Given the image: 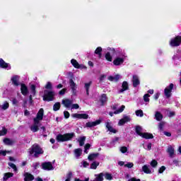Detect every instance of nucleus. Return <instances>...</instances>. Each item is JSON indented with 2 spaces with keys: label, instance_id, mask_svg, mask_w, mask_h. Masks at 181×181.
Instances as JSON below:
<instances>
[{
  "label": "nucleus",
  "instance_id": "1",
  "mask_svg": "<svg viewBox=\"0 0 181 181\" xmlns=\"http://www.w3.org/2000/svg\"><path fill=\"white\" fill-rule=\"evenodd\" d=\"M29 153L30 155L35 156V158H37L39 155H42L43 153V149L40 148V146L34 144L31 148L29 149Z\"/></svg>",
  "mask_w": 181,
  "mask_h": 181
},
{
  "label": "nucleus",
  "instance_id": "2",
  "mask_svg": "<svg viewBox=\"0 0 181 181\" xmlns=\"http://www.w3.org/2000/svg\"><path fill=\"white\" fill-rule=\"evenodd\" d=\"M136 132L139 136L145 139H152L153 138V135L151 133H142V127L141 126L136 127Z\"/></svg>",
  "mask_w": 181,
  "mask_h": 181
},
{
  "label": "nucleus",
  "instance_id": "3",
  "mask_svg": "<svg viewBox=\"0 0 181 181\" xmlns=\"http://www.w3.org/2000/svg\"><path fill=\"white\" fill-rule=\"evenodd\" d=\"M74 136V133H68L65 134H59L57 136V141L58 142H64L66 141H70Z\"/></svg>",
  "mask_w": 181,
  "mask_h": 181
},
{
  "label": "nucleus",
  "instance_id": "4",
  "mask_svg": "<svg viewBox=\"0 0 181 181\" xmlns=\"http://www.w3.org/2000/svg\"><path fill=\"white\" fill-rule=\"evenodd\" d=\"M105 125L106 127L107 130L110 134H117V132H118V131L115 128H114V124L112 123V122H111V120L107 119L105 122Z\"/></svg>",
  "mask_w": 181,
  "mask_h": 181
},
{
  "label": "nucleus",
  "instance_id": "5",
  "mask_svg": "<svg viewBox=\"0 0 181 181\" xmlns=\"http://www.w3.org/2000/svg\"><path fill=\"white\" fill-rule=\"evenodd\" d=\"M181 43V36L177 35L175 38L171 39L170 42V45L172 47H177V46H180Z\"/></svg>",
  "mask_w": 181,
  "mask_h": 181
},
{
  "label": "nucleus",
  "instance_id": "6",
  "mask_svg": "<svg viewBox=\"0 0 181 181\" xmlns=\"http://www.w3.org/2000/svg\"><path fill=\"white\" fill-rule=\"evenodd\" d=\"M71 117L72 118H76V119H88V115L86 113H74Z\"/></svg>",
  "mask_w": 181,
  "mask_h": 181
},
{
  "label": "nucleus",
  "instance_id": "7",
  "mask_svg": "<svg viewBox=\"0 0 181 181\" xmlns=\"http://www.w3.org/2000/svg\"><path fill=\"white\" fill-rule=\"evenodd\" d=\"M45 114V110L43 108L40 109L37 114V117L34 118V121H37V122H40L43 119V115Z\"/></svg>",
  "mask_w": 181,
  "mask_h": 181
},
{
  "label": "nucleus",
  "instance_id": "8",
  "mask_svg": "<svg viewBox=\"0 0 181 181\" xmlns=\"http://www.w3.org/2000/svg\"><path fill=\"white\" fill-rule=\"evenodd\" d=\"M42 168L44 170H53L54 168H53V164L51 162H46L42 164Z\"/></svg>",
  "mask_w": 181,
  "mask_h": 181
},
{
  "label": "nucleus",
  "instance_id": "9",
  "mask_svg": "<svg viewBox=\"0 0 181 181\" xmlns=\"http://www.w3.org/2000/svg\"><path fill=\"white\" fill-rule=\"evenodd\" d=\"M131 121V116H127V115H124L122 119H121L119 122H118V125L119 127L122 126V125H124L125 124H127V122H130Z\"/></svg>",
  "mask_w": 181,
  "mask_h": 181
},
{
  "label": "nucleus",
  "instance_id": "10",
  "mask_svg": "<svg viewBox=\"0 0 181 181\" xmlns=\"http://www.w3.org/2000/svg\"><path fill=\"white\" fill-rule=\"evenodd\" d=\"M53 92H46L43 96L44 101H53Z\"/></svg>",
  "mask_w": 181,
  "mask_h": 181
},
{
  "label": "nucleus",
  "instance_id": "11",
  "mask_svg": "<svg viewBox=\"0 0 181 181\" xmlns=\"http://www.w3.org/2000/svg\"><path fill=\"white\" fill-rule=\"evenodd\" d=\"M132 83L133 87H137L141 84V81H139V76L137 75H133L132 78Z\"/></svg>",
  "mask_w": 181,
  "mask_h": 181
},
{
  "label": "nucleus",
  "instance_id": "12",
  "mask_svg": "<svg viewBox=\"0 0 181 181\" xmlns=\"http://www.w3.org/2000/svg\"><path fill=\"white\" fill-rule=\"evenodd\" d=\"M103 121V119H99L95 122H87L86 124V127L87 128H91L93 127H96V125H100V124H101V122Z\"/></svg>",
  "mask_w": 181,
  "mask_h": 181
},
{
  "label": "nucleus",
  "instance_id": "13",
  "mask_svg": "<svg viewBox=\"0 0 181 181\" xmlns=\"http://www.w3.org/2000/svg\"><path fill=\"white\" fill-rule=\"evenodd\" d=\"M62 104L66 108H71L73 104V100L64 99L62 100Z\"/></svg>",
  "mask_w": 181,
  "mask_h": 181
},
{
  "label": "nucleus",
  "instance_id": "14",
  "mask_svg": "<svg viewBox=\"0 0 181 181\" xmlns=\"http://www.w3.org/2000/svg\"><path fill=\"white\" fill-rule=\"evenodd\" d=\"M40 125V122L34 121V124L30 127V129L33 132H37L39 131V127Z\"/></svg>",
  "mask_w": 181,
  "mask_h": 181
},
{
  "label": "nucleus",
  "instance_id": "15",
  "mask_svg": "<svg viewBox=\"0 0 181 181\" xmlns=\"http://www.w3.org/2000/svg\"><path fill=\"white\" fill-rule=\"evenodd\" d=\"M19 76L15 75L13 77H11V81H12V84L13 86H16V87H18L21 83H19Z\"/></svg>",
  "mask_w": 181,
  "mask_h": 181
},
{
  "label": "nucleus",
  "instance_id": "16",
  "mask_svg": "<svg viewBox=\"0 0 181 181\" xmlns=\"http://www.w3.org/2000/svg\"><path fill=\"white\" fill-rule=\"evenodd\" d=\"M0 67L2 69H7V70H11V65L5 62V61H4L2 59H0Z\"/></svg>",
  "mask_w": 181,
  "mask_h": 181
},
{
  "label": "nucleus",
  "instance_id": "17",
  "mask_svg": "<svg viewBox=\"0 0 181 181\" xmlns=\"http://www.w3.org/2000/svg\"><path fill=\"white\" fill-rule=\"evenodd\" d=\"M142 170L144 173H146V175H151V173H152V170H151V167L148 165H144L142 167Z\"/></svg>",
  "mask_w": 181,
  "mask_h": 181
},
{
  "label": "nucleus",
  "instance_id": "18",
  "mask_svg": "<svg viewBox=\"0 0 181 181\" xmlns=\"http://www.w3.org/2000/svg\"><path fill=\"white\" fill-rule=\"evenodd\" d=\"M74 156L76 159H78L80 156H81V154L83 153V150L81 148H76L74 151Z\"/></svg>",
  "mask_w": 181,
  "mask_h": 181
},
{
  "label": "nucleus",
  "instance_id": "19",
  "mask_svg": "<svg viewBox=\"0 0 181 181\" xmlns=\"http://www.w3.org/2000/svg\"><path fill=\"white\" fill-rule=\"evenodd\" d=\"M124 110H125V105H122L119 109L115 110L114 112H109V115H110V117H112L114 114H121V112H122Z\"/></svg>",
  "mask_w": 181,
  "mask_h": 181
},
{
  "label": "nucleus",
  "instance_id": "20",
  "mask_svg": "<svg viewBox=\"0 0 181 181\" xmlns=\"http://www.w3.org/2000/svg\"><path fill=\"white\" fill-rule=\"evenodd\" d=\"M124 63V58L121 57H117L114 61H113V64L115 66H119Z\"/></svg>",
  "mask_w": 181,
  "mask_h": 181
},
{
  "label": "nucleus",
  "instance_id": "21",
  "mask_svg": "<svg viewBox=\"0 0 181 181\" xmlns=\"http://www.w3.org/2000/svg\"><path fill=\"white\" fill-rule=\"evenodd\" d=\"M24 181H32L33 179H35V177H33V175L29 173H25L24 174Z\"/></svg>",
  "mask_w": 181,
  "mask_h": 181
},
{
  "label": "nucleus",
  "instance_id": "22",
  "mask_svg": "<svg viewBox=\"0 0 181 181\" xmlns=\"http://www.w3.org/2000/svg\"><path fill=\"white\" fill-rule=\"evenodd\" d=\"M105 103H107V95L105 94H103L101 95L99 100V104L100 105H104Z\"/></svg>",
  "mask_w": 181,
  "mask_h": 181
},
{
  "label": "nucleus",
  "instance_id": "23",
  "mask_svg": "<svg viewBox=\"0 0 181 181\" xmlns=\"http://www.w3.org/2000/svg\"><path fill=\"white\" fill-rule=\"evenodd\" d=\"M69 86L72 91H76L77 90V85L76 83H74V81L73 79L69 80Z\"/></svg>",
  "mask_w": 181,
  "mask_h": 181
},
{
  "label": "nucleus",
  "instance_id": "24",
  "mask_svg": "<svg viewBox=\"0 0 181 181\" xmlns=\"http://www.w3.org/2000/svg\"><path fill=\"white\" fill-rule=\"evenodd\" d=\"M95 179L93 181H103L104 180V173H100L99 175H95Z\"/></svg>",
  "mask_w": 181,
  "mask_h": 181
},
{
  "label": "nucleus",
  "instance_id": "25",
  "mask_svg": "<svg viewBox=\"0 0 181 181\" xmlns=\"http://www.w3.org/2000/svg\"><path fill=\"white\" fill-rule=\"evenodd\" d=\"M71 63L72 66H74V67H75V69H80L81 66H80V64H78V62H77V60L72 59L71 60Z\"/></svg>",
  "mask_w": 181,
  "mask_h": 181
},
{
  "label": "nucleus",
  "instance_id": "26",
  "mask_svg": "<svg viewBox=\"0 0 181 181\" xmlns=\"http://www.w3.org/2000/svg\"><path fill=\"white\" fill-rule=\"evenodd\" d=\"M110 81H118L119 80V75H116L115 76H110L107 78Z\"/></svg>",
  "mask_w": 181,
  "mask_h": 181
},
{
  "label": "nucleus",
  "instance_id": "27",
  "mask_svg": "<svg viewBox=\"0 0 181 181\" xmlns=\"http://www.w3.org/2000/svg\"><path fill=\"white\" fill-rule=\"evenodd\" d=\"M168 152L170 156L172 158V156H173V155H175V148H173V147H172L171 146H169L168 147Z\"/></svg>",
  "mask_w": 181,
  "mask_h": 181
},
{
  "label": "nucleus",
  "instance_id": "28",
  "mask_svg": "<svg viewBox=\"0 0 181 181\" xmlns=\"http://www.w3.org/2000/svg\"><path fill=\"white\" fill-rule=\"evenodd\" d=\"M101 52H103V48L101 47H98L95 50V54H98L99 57V59H101V56H102Z\"/></svg>",
  "mask_w": 181,
  "mask_h": 181
},
{
  "label": "nucleus",
  "instance_id": "29",
  "mask_svg": "<svg viewBox=\"0 0 181 181\" xmlns=\"http://www.w3.org/2000/svg\"><path fill=\"white\" fill-rule=\"evenodd\" d=\"M122 90L121 91H127V90H129V87L128 86V82L124 81L122 85Z\"/></svg>",
  "mask_w": 181,
  "mask_h": 181
},
{
  "label": "nucleus",
  "instance_id": "30",
  "mask_svg": "<svg viewBox=\"0 0 181 181\" xmlns=\"http://www.w3.org/2000/svg\"><path fill=\"white\" fill-rule=\"evenodd\" d=\"M155 118L157 121H161L162 118H163V115H162L160 112H156L155 114Z\"/></svg>",
  "mask_w": 181,
  "mask_h": 181
},
{
  "label": "nucleus",
  "instance_id": "31",
  "mask_svg": "<svg viewBox=\"0 0 181 181\" xmlns=\"http://www.w3.org/2000/svg\"><path fill=\"white\" fill-rule=\"evenodd\" d=\"M12 176H13V173H6L4 174L3 180L4 181H7L8 179H9V177H12Z\"/></svg>",
  "mask_w": 181,
  "mask_h": 181
},
{
  "label": "nucleus",
  "instance_id": "32",
  "mask_svg": "<svg viewBox=\"0 0 181 181\" xmlns=\"http://www.w3.org/2000/svg\"><path fill=\"white\" fill-rule=\"evenodd\" d=\"M1 110H8L9 108V103L8 102H4V104L0 105Z\"/></svg>",
  "mask_w": 181,
  "mask_h": 181
},
{
  "label": "nucleus",
  "instance_id": "33",
  "mask_svg": "<svg viewBox=\"0 0 181 181\" xmlns=\"http://www.w3.org/2000/svg\"><path fill=\"white\" fill-rule=\"evenodd\" d=\"M85 141H86V136H81L78 139L80 146H83V145H84Z\"/></svg>",
  "mask_w": 181,
  "mask_h": 181
},
{
  "label": "nucleus",
  "instance_id": "34",
  "mask_svg": "<svg viewBox=\"0 0 181 181\" xmlns=\"http://www.w3.org/2000/svg\"><path fill=\"white\" fill-rule=\"evenodd\" d=\"M136 117H144V111L142 110H138L135 112Z\"/></svg>",
  "mask_w": 181,
  "mask_h": 181
},
{
  "label": "nucleus",
  "instance_id": "35",
  "mask_svg": "<svg viewBox=\"0 0 181 181\" xmlns=\"http://www.w3.org/2000/svg\"><path fill=\"white\" fill-rule=\"evenodd\" d=\"M103 176H105V179L107 180H112V175L110 173H106Z\"/></svg>",
  "mask_w": 181,
  "mask_h": 181
},
{
  "label": "nucleus",
  "instance_id": "36",
  "mask_svg": "<svg viewBox=\"0 0 181 181\" xmlns=\"http://www.w3.org/2000/svg\"><path fill=\"white\" fill-rule=\"evenodd\" d=\"M105 59L107 62H112V57H111V52H107L105 54Z\"/></svg>",
  "mask_w": 181,
  "mask_h": 181
},
{
  "label": "nucleus",
  "instance_id": "37",
  "mask_svg": "<svg viewBox=\"0 0 181 181\" xmlns=\"http://www.w3.org/2000/svg\"><path fill=\"white\" fill-rule=\"evenodd\" d=\"M100 165L99 162H93L90 165V169H97V167Z\"/></svg>",
  "mask_w": 181,
  "mask_h": 181
},
{
  "label": "nucleus",
  "instance_id": "38",
  "mask_svg": "<svg viewBox=\"0 0 181 181\" xmlns=\"http://www.w3.org/2000/svg\"><path fill=\"white\" fill-rule=\"evenodd\" d=\"M54 111H59L60 110V103H56L53 106Z\"/></svg>",
  "mask_w": 181,
  "mask_h": 181
},
{
  "label": "nucleus",
  "instance_id": "39",
  "mask_svg": "<svg viewBox=\"0 0 181 181\" xmlns=\"http://www.w3.org/2000/svg\"><path fill=\"white\" fill-rule=\"evenodd\" d=\"M4 142L5 145H12V144H13V141L9 139H5Z\"/></svg>",
  "mask_w": 181,
  "mask_h": 181
},
{
  "label": "nucleus",
  "instance_id": "40",
  "mask_svg": "<svg viewBox=\"0 0 181 181\" xmlns=\"http://www.w3.org/2000/svg\"><path fill=\"white\" fill-rule=\"evenodd\" d=\"M119 151L122 153H127V152H128V148L126 146H122L120 147Z\"/></svg>",
  "mask_w": 181,
  "mask_h": 181
},
{
  "label": "nucleus",
  "instance_id": "41",
  "mask_svg": "<svg viewBox=\"0 0 181 181\" xmlns=\"http://www.w3.org/2000/svg\"><path fill=\"white\" fill-rule=\"evenodd\" d=\"M150 165L152 168H156V166H158V161H156V160H153L150 163Z\"/></svg>",
  "mask_w": 181,
  "mask_h": 181
},
{
  "label": "nucleus",
  "instance_id": "42",
  "mask_svg": "<svg viewBox=\"0 0 181 181\" xmlns=\"http://www.w3.org/2000/svg\"><path fill=\"white\" fill-rule=\"evenodd\" d=\"M173 83H170V86L165 88L164 91H172L173 90Z\"/></svg>",
  "mask_w": 181,
  "mask_h": 181
},
{
  "label": "nucleus",
  "instance_id": "43",
  "mask_svg": "<svg viewBox=\"0 0 181 181\" xmlns=\"http://www.w3.org/2000/svg\"><path fill=\"white\" fill-rule=\"evenodd\" d=\"M124 168H128V169H131L132 168H134V163H127L124 164Z\"/></svg>",
  "mask_w": 181,
  "mask_h": 181
},
{
  "label": "nucleus",
  "instance_id": "44",
  "mask_svg": "<svg viewBox=\"0 0 181 181\" xmlns=\"http://www.w3.org/2000/svg\"><path fill=\"white\" fill-rule=\"evenodd\" d=\"M95 158H97V154H90L88 156V159L89 160H94V159H95Z\"/></svg>",
  "mask_w": 181,
  "mask_h": 181
},
{
  "label": "nucleus",
  "instance_id": "45",
  "mask_svg": "<svg viewBox=\"0 0 181 181\" xmlns=\"http://www.w3.org/2000/svg\"><path fill=\"white\" fill-rule=\"evenodd\" d=\"M78 108H80V106L78 105V104L76 103V104H72L71 105V110H78Z\"/></svg>",
  "mask_w": 181,
  "mask_h": 181
},
{
  "label": "nucleus",
  "instance_id": "46",
  "mask_svg": "<svg viewBox=\"0 0 181 181\" xmlns=\"http://www.w3.org/2000/svg\"><path fill=\"white\" fill-rule=\"evenodd\" d=\"M149 97H151V95H149L148 93L144 95V100L145 103H149Z\"/></svg>",
  "mask_w": 181,
  "mask_h": 181
},
{
  "label": "nucleus",
  "instance_id": "47",
  "mask_svg": "<svg viewBox=\"0 0 181 181\" xmlns=\"http://www.w3.org/2000/svg\"><path fill=\"white\" fill-rule=\"evenodd\" d=\"M6 132H8V130L6 129L3 128L2 130L0 131V136H4V135H6Z\"/></svg>",
  "mask_w": 181,
  "mask_h": 181
},
{
  "label": "nucleus",
  "instance_id": "48",
  "mask_svg": "<svg viewBox=\"0 0 181 181\" xmlns=\"http://www.w3.org/2000/svg\"><path fill=\"white\" fill-rule=\"evenodd\" d=\"M21 91H28V86H26L25 84L21 83Z\"/></svg>",
  "mask_w": 181,
  "mask_h": 181
},
{
  "label": "nucleus",
  "instance_id": "49",
  "mask_svg": "<svg viewBox=\"0 0 181 181\" xmlns=\"http://www.w3.org/2000/svg\"><path fill=\"white\" fill-rule=\"evenodd\" d=\"M91 147V145H90V144H87L85 145V150L84 152L85 153H88V149H90V148Z\"/></svg>",
  "mask_w": 181,
  "mask_h": 181
},
{
  "label": "nucleus",
  "instance_id": "50",
  "mask_svg": "<svg viewBox=\"0 0 181 181\" xmlns=\"http://www.w3.org/2000/svg\"><path fill=\"white\" fill-rule=\"evenodd\" d=\"M8 165L10 166V168H12V169H13V170L15 172H16V170H18V169L16 168V165L15 164H13V163H8Z\"/></svg>",
  "mask_w": 181,
  "mask_h": 181
},
{
  "label": "nucleus",
  "instance_id": "51",
  "mask_svg": "<svg viewBox=\"0 0 181 181\" xmlns=\"http://www.w3.org/2000/svg\"><path fill=\"white\" fill-rule=\"evenodd\" d=\"M163 127H165V122H161L158 124V129L160 131H162L163 129Z\"/></svg>",
  "mask_w": 181,
  "mask_h": 181
},
{
  "label": "nucleus",
  "instance_id": "52",
  "mask_svg": "<svg viewBox=\"0 0 181 181\" xmlns=\"http://www.w3.org/2000/svg\"><path fill=\"white\" fill-rule=\"evenodd\" d=\"M71 177H73V173H69L68 175L66 176V179L65 181H70L71 180Z\"/></svg>",
  "mask_w": 181,
  "mask_h": 181
},
{
  "label": "nucleus",
  "instance_id": "53",
  "mask_svg": "<svg viewBox=\"0 0 181 181\" xmlns=\"http://www.w3.org/2000/svg\"><path fill=\"white\" fill-rule=\"evenodd\" d=\"M81 165L83 168H88L90 166V163H87V161H82Z\"/></svg>",
  "mask_w": 181,
  "mask_h": 181
},
{
  "label": "nucleus",
  "instance_id": "54",
  "mask_svg": "<svg viewBox=\"0 0 181 181\" xmlns=\"http://www.w3.org/2000/svg\"><path fill=\"white\" fill-rule=\"evenodd\" d=\"M165 170H166V167H165V166H161V167L158 169V173H163V172H165Z\"/></svg>",
  "mask_w": 181,
  "mask_h": 181
},
{
  "label": "nucleus",
  "instance_id": "55",
  "mask_svg": "<svg viewBox=\"0 0 181 181\" xmlns=\"http://www.w3.org/2000/svg\"><path fill=\"white\" fill-rule=\"evenodd\" d=\"M45 88L47 90H52V83L47 82L46 86H45Z\"/></svg>",
  "mask_w": 181,
  "mask_h": 181
},
{
  "label": "nucleus",
  "instance_id": "56",
  "mask_svg": "<svg viewBox=\"0 0 181 181\" xmlns=\"http://www.w3.org/2000/svg\"><path fill=\"white\" fill-rule=\"evenodd\" d=\"M7 153H9V151L0 150V155H2V156H6Z\"/></svg>",
  "mask_w": 181,
  "mask_h": 181
},
{
  "label": "nucleus",
  "instance_id": "57",
  "mask_svg": "<svg viewBox=\"0 0 181 181\" xmlns=\"http://www.w3.org/2000/svg\"><path fill=\"white\" fill-rule=\"evenodd\" d=\"M145 149L146 151H151V149H152V144L149 143L148 144L146 147H145Z\"/></svg>",
  "mask_w": 181,
  "mask_h": 181
},
{
  "label": "nucleus",
  "instance_id": "58",
  "mask_svg": "<svg viewBox=\"0 0 181 181\" xmlns=\"http://www.w3.org/2000/svg\"><path fill=\"white\" fill-rule=\"evenodd\" d=\"M90 86H91V82L85 83V88L86 91H88V89L90 88Z\"/></svg>",
  "mask_w": 181,
  "mask_h": 181
},
{
  "label": "nucleus",
  "instance_id": "59",
  "mask_svg": "<svg viewBox=\"0 0 181 181\" xmlns=\"http://www.w3.org/2000/svg\"><path fill=\"white\" fill-rule=\"evenodd\" d=\"M64 117L67 119V118H69L70 113L69 112H67V111H64Z\"/></svg>",
  "mask_w": 181,
  "mask_h": 181
},
{
  "label": "nucleus",
  "instance_id": "60",
  "mask_svg": "<svg viewBox=\"0 0 181 181\" xmlns=\"http://www.w3.org/2000/svg\"><path fill=\"white\" fill-rule=\"evenodd\" d=\"M165 97H167V98H169V97L172 95V93H170V91H165Z\"/></svg>",
  "mask_w": 181,
  "mask_h": 181
},
{
  "label": "nucleus",
  "instance_id": "61",
  "mask_svg": "<svg viewBox=\"0 0 181 181\" xmlns=\"http://www.w3.org/2000/svg\"><path fill=\"white\" fill-rule=\"evenodd\" d=\"M30 88L31 91H35V90H36V86H35L33 84H30Z\"/></svg>",
  "mask_w": 181,
  "mask_h": 181
},
{
  "label": "nucleus",
  "instance_id": "62",
  "mask_svg": "<svg viewBox=\"0 0 181 181\" xmlns=\"http://www.w3.org/2000/svg\"><path fill=\"white\" fill-rule=\"evenodd\" d=\"M128 181H141V179H138V178H135V177H132V178H129L128 180Z\"/></svg>",
  "mask_w": 181,
  "mask_h": 181
},
{
  "label": "nucleus",
  "instance_id": "63",
  "mask_svg": "<svg viewBox=\"0 0 181 181\" xmlns=\"http://www.w3.org/2000/svg\"><path fill=\"white\" fill-rule=\"evenodd\" d=\"M105 77H107V75L105 74H102L100 77V81H103L104 80V78H105Z\"/></svg>",
  "mask_w": 181,
  "mask_h": 181
},
{
  "label": "nucleus",
  "instance_id": "64",
  "mask_svg": "<svg viewBox=\"0 0 181 181\" xmlns=\"http://www.w3.org/2000/svg\"><path fill=\"white\" fill-rule=\"evenodd\" d=\"M175 116V112H169L168 117H173Z\"/></svg>",
  "mask_w": 181,
  "mask_h": 181
}]
</instances>
